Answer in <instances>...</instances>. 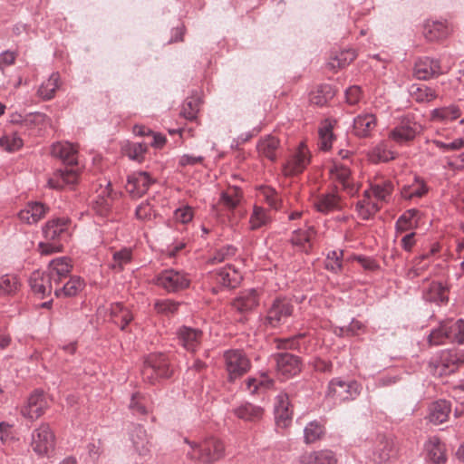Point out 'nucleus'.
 <instances>
[{
	"mask_svg": "<svg viewBox=\"0 0 464 464\" xmlns=\"http://www.w3.org/2000/svg\"><path fill=\"white\" fill-rule=\"evenodd\" d=\"M186 441L190 446V450L187 452V456L202 464H211L219 460L224 455V445L216 438L207 439L199 444L190 443L188 440Z\"/></svg>",
	"mask_w": 464,
	"mask_h": 464,
	"instance_id": "f257e3e1",
	"label": "nucleus"
},
{
	"mask_svg": "<svg viewBox=\"0 0 464 464\" xmlns=\"http://www.w3.org/2000/svg\"><path fill=\"white\" fill-rule=\"evenodd\" d=\"M153 283L169 294H177L189 287V274L173 268L164 269L153 278Z\"/></svg>",
	"mask_w": 464,
	"mask_h": 464,
	"instance_id": "f03ea898",
	"label": "nucleus"
},
{
	"mask_svg": "<svg viewBox=\"0 0 464 464\" xmlns=\"http://www.w3.org/2000/svg\"><path fill=\"white\" fill-rule=\"evenodd\" d=\"M172 372L173 369L169 364L168 355L162 353H156L147 357L141 374L144 380L154 383L158 379L169 378Z\"/></svg>",
	"mask_w": 464,
	"mask_h": 464,
	"instance_id": "7ed1b4c3",
	"label": "nucleus"
},
{
	"mask_svg": "<svg viewBox=\"0 0 464 464\" xmlns=\"http://www.w3.org/2000/svg\"><path fill=\"white\" fill-rule=\"evenodd\" d=\"M464 362V354L456 350H444L433 358L430 367L434 375L442 377L455 372Z\"/></svg>",
	"mask_w": 464,
	"mask_h": 464,
	"instance_id": "20e7f679",
	"label": "nucleus"
},
{
	"mask_svg": "<svg viewBox=\"0 0 464 464\" xmlns=\"http://www.w3.org/2000/svg\"><path fill=\"white\" fill-rule=\"evenodd\" d=\"M30 446L39 457H50L55 448V436L49 424L42 423L31 433Z\"/></svg>",
	"mask_w": 464,
	"mask_h": 464,
	"instance_id": "39448f33",
	"label": "nucleus"
},
{
	"mask_svg": "<svg viewBox=\"0 0 464 464\" xmlns=\"http://www.w3.org/2000/svg\"><path fill=\"white\" fill-rule=\"evenodd\" d=\"M362 392V385L355 380L334 378L328 384L327 395L340 401L355 400Z\"/></svg>",
	"mask_w": 464,
	"mask_h": 464,
	"instance_id": "423d86ee",
	"label": "nucleus"
},
{
	"mask_svg": "<svg viewBox=\"0 0 464 464\" xmlns=\"http://www.w3.org/2000/svg\"><path fill=\"white\" fill-rule=\"evenodd\" d=\"M223 358L230 382H234L250 370V360L242 350H227L224 352Z\"/></svg>",
	"mask_w": 464,
	"mask_h": 464,
	"instance_id": "0eeeda50",
	"label": "nucleus"
},
{
	"mask_svg": "<svg viewBox=\"0 0 464 464\" xmlns=\"http://www.w3.org/2000/svg\"><path fill=\"white\" fill-rule=\"evenodd\" d=\"M294 305L286 297L276 298L269 306L264 318V324L270 328H276L285 324L293 314Z\"/></svg>",
	"mask_w": 464,
	"mask_h": 464,
	"instance_id": "6e6552de",
	"label": "nucleus"
},
{
	"mask_svg": "<svg viewBox=\"0 0 464 464\" xmlns=\"http://www.w3.org/2000/svg\"><path fill=\"white\" fill-rule=\"evenodd\" d=\"M310 160V151L306 145L301 142L283 165L285 175L293 176L302 173L309 165Z\"/></svg>",
	"mask_w": 464,
	"mask_h": 464,
	"instance_id": "1a4fd4ad",
	"label": "nucleus"
},
{
	"mask_svg": "<svg viewBox=\"0 0 464 464\" xmlns=\"http://www.w3.org/2000/svg\"><path fill=\"white\" fill-rule=\"evenodd\" d=\"M271 360L276 364L277 374L284 378L287 379L295 376L301 372V359L295 354L277 353L271 355Z\"/></svg>",
	"mask_w": 464,
	"mask_h": 464,
	"instance_id": "9d476101",
	"label": "nucleus"
},
{
	"mask_svg": "<svg viewBox=\"0 0 464 464\" xmlns=\"http://www.w3.org/2000/svg\"><path fill=\"white\" fill-rule=\"evenodd\" d=\"M421 130L413 115L403 116L399 124L390 131L389 138L398 143L412 140Z\"/></svg>",
	"mask_w": 464,
	"mask_h": 464,
	"instance_id": "9b49d317",
	"label": "nucleus"
},
{
	"mask_svg": "<svg viewBox=\"0 0 464 464\" xmlns=\"http://www.w3.org/2000/svg\"><path fill=\"white\" fill-rule=\"evenodd\" d=\"M49 407L46 395L41 390L33 392L27 399L26 403L21 409L23 417L34 421L40 418Z\"/></svg>",
	"mask_w": 464,
	"mask_h": 464,
	"instance_id": "f8f14e48",
	"label": "nucleus"
},
{
	"mask_svg": "<svg viewBox=\"0 0 464 464\" xmlns=\"http://www.w3.org/2000/svg\"><path fill=\"white\" fill-rule=\"evenodd\" d=\"M208 277L213 284L227 289L236 288L242 280L240 272L231 265L210 272Z\"/></svg>",
	"mask_w": 464,
	"mask_h": 464,
	"instance_id": "ddd939ff",
	"label": "nucleus"
},
{
	"mask_svg": "<svg viewBox=\"0 0 464 464\" xmlns=\"http://www.w3.org/2000/svg\"><path fill=\"white\" fill-rule=\"evenodd\" d=\"M176 336L180 346L194 353L201 345L204 334L198 328L182 325L177 329Z\"/></svg>",
	"mask_w": 464,
	"mask_h": 464,
	"instance_id": "4468645a",
	"label": "nucleus"
},
{
	"mask_svg": "<svg viewBox=\"0 0 464 464\" xmlns=\"http://www.w3.org/2000/svg\"><path fill=\"white\" fill-rule=\"evenodd\" d=\"M262 291L257 288H249L240 291L232 301V307L241 314L252 312L259 305Z\"/></svg>",
	"mask_w": 464,
	"mask_h": 464,
	"instance_id": "2eb2a0df",
	"label": "nucleus"
},
{
	"mask_svg": "<svg viewBox=\"0 0 464 464\" xmlns=\"http://www.w3.org/2000/svg\"><path fill=\"white\" fill-rule=\"evenodd\" d=\"M155 182L148 172L136 171L130 174L127 178L126 190L134 198H140L149 189L150 186Z\"/></svg>",
	"mask_w": 464,
	"mask_h": 464,
	"instance_id": "dca6fc26",
	"label": "nucleus"
},
{
	"mask_svg": "<svg viewBox=\"0 0 464 464\" xmlns=\"http://www.w3.org/2000/svg\"><path fill=\"white\" fill-rule=\"evenodd\" d=\"M69 218H56L49 220L43 227V235L47 241H56L61 243L64 240L69 233Z\"/></svg>",
	"mask_w": 464,
	"mask_h": 464,
	"instance_id": "f3484780",
	"label": "nucleus"
},
{
	"mask_svg": "<svg viewBox=\"0 0 464 464\" xmlns=\"http://www.w3.org/2000/svg\"><path fill=\"white\" fill-rule=\"evenodd\" d=\"M29 285L35 295H38L41 298H44L51 295L54 282L47 272L36 270L30 276Z\"/></svg>",
	"mask_w": 464,
	"mask_h": 464,
	"instance_id": "a211bd4d",
	"label": "nucleus"
},
{
	"mask_svg": "<svg viewBox=\"0 0 464 464\" xmlns=\"http://www.w3.org/2000/svg\"><path fill=\"white\" fill-rule=\"evenodd\" d=\"M51 154L67 166H73L78 163V150L68 141L53 143L51 148Z\"/></svg>",
	"mask_w": 464,
	"mask_h": 464,
	"instance_id": "6ab92c4d",
	"label": "nucleus"
},
{
	"mask_svg": "<svg viewBox=\"0 0 464 464\" xmlns=\"http://www.w3.org/2000/svg\"><path fill=\"white\" fill-rule=\"evenodd\" d=\"M442 73L440 61L430 57L420 58L414 65V75L419 80H429Z\"/></svg>",
	"mask_w": 464,
	"mask_h": 464,
	"instance_id": "aec40b11",
	"label": "nucleus"
},
{
	"mask_svg": "<svg viewBox=\"0 0 464 464\" xmlns=\"http://www.w3.org/2000/svg\"><path fill=\"white\" fill-rule=\"evenodd\" d=\"M450 289L447 285L441 282L432 281L422 291V298L426 302L437 304H447L449 301Z\"/></svg>",
	"mask_w": 464,
	"mask_h": 464,
	"instance_id": "412c9836",
	"label": "nucleus"
},
{
	"mask_svg": "<svg viewBox=\"0 0 464 464\" xmlns=\"http://www.w3.org/2000/svg\"><path fill=\"white\" fill-rule=\"evenodd\" d=\"M129 435L136 452L140 455H146L150 451V441L143 426L131 424Z\"/></svg>",
	"mask_w": 464,
	"mask_h": 464,
	"instance_id": "4be33fe9",
	"label": "nucleus"
},
{
	"mask_svg": "<svg viewBox=\"0 0 464 464\" xmlns=\"http://www.w3.org/2000/svg\"><path fill=\"white\" fill-rule=\"evenodd\" d=\"M72 266L66 256L53 259L48 266L47 273L53 277L54 285H59L70 275Z\"/></svg>",
	"mask_w": 464,
	"mask_h": 464,
	"instance_id": "5701e85b",
	"label": "nucleus"
},
{
	"mask_svg": "<svg viewBox=\"0 0 464 464\" xmlns=\"http://www.w3.org/2000/svg\"><path fill=\"white\" fill-rule=\"evenodd\" d=\"M315 237L314 227L298 228L293 231L290 237L291 244L299 251L308 254L312 249V239Z\"/></svg>",
	"mask_w": 464,
	"mask_h": 464,
	"instance_id": "b1692460",
	"label": "nucleus"
},
{
	"mask_svg": "<svg viewBox=\"0 0 464 464\" xmlns=\"http://www.w3.org/2000/svg\"><path fill=\"white\" fill-rule=\"evenodd\" d=\"M375 127L376 117L374 114H359L353 119V133L359 138H368Z\"/></svg>",
	"mask_w": 464,
	"mask_h": 464,
	"instance_id": "393cba45",
	"label": "nucleus"
},
{
	"mask_svg": "<svg viewBox=\"0 0 464 464\" xmlns=\"http://www.w3.org/2000/svg\"><path fill=\"white\" fill-rule=\"evenodd\" d=\"M78 180V172L75 169L67 168L57 169L48 179V185L54 189H62L66 186L74 185Z\"/></svg>",
	"mask_w": 464,
	"mask_h": 464,
	"instance_id": "a878e982",
	"label": "nucleus"
},
{
	"mask_svg": "<svg viewBox=\"0 0 464 464\" xmlns=\"http://www.w3.org/2000/svg\"><path fill=\"white\" fill-rule=\"evenodd\" d=\"M274 409L277 424L286 427L292 419V410L286 393H280L276 397Z\"/></svg>",
	"mask_w": 464,
	"mask_h": 464,
	"instance_id": "bb28decb",
	"label": "nucleus"
},
{
	"mask_svg": "<svg viewBox=\"0 0 464 464\" xmlns=\"http://www.w3.org/2000/svg\"><path fill=\"white\" fill-rule=\"evenodd\" d=\"M313 206L316 211L326 215L341 209V200L339 196L334 193L321 194L314 198Z\"/></svg>",
	"mask_w": 464,
	"mask_h": 464,
	"instance_id": "cd10ccee",
	"label": "nucleus"
},
{
	"mask_svg": "<svg viewBox=\"0 0 464 464\" xmlns=\"http://www.w3.org/2000/svg\"><path fill=\"white\" fill-rule=\"evenodd\" d=\"M47 210L48 208L43 203L31 202L18 213V218L24 223L35 224L45 216Z\"/></svg>",
	"mask_w": 464,
	"mask_h": 464,
	"instance_id": "c85d7f7f",
	"label": "nucleus"
},
{
	"mask_svg": "<svg viewBox=\"0 0 464 464\" xmlns=\"http://www.w3.org/2000/svg\"><path fill=\"white\" fill-rule=\"evenodd\" d=\"M279 148L280 140L273 135H266L261 138L256 144L258 154L271 161L276 160Z\"/></svg>",
	"mask_w": 464,
	"mask_h": 464,
	"instance_id": "c756f323",
	"label": "nucleus"
},
{
	"mask_svg": "<svg viewBox=\"0 0 464 464\" xmlns=\"http://www.w3.org/2000/svg\"><path fill=\"white\" fill-rule=\"evenodd\" d=\"M306 334H298L288 338L276 340V346L282 350H294L300 353H306L309 350V342L305 341Z\"/></svg>",
	"mask_w": 464,
	"mask_h": 464,
	"instance_id": "7c9ffc66",
	"label": "nucleus"
},
{
	"mask_svg": "<svg viewBox=\"0 0 464 464\" xmlns=\"http://www.w3.org/2000/svg\"><path fill=\"white\" fill-rule=\"evenodd\" d=\"M426 458L431 464L446 462L445 446L437 437L430 438L425 443Z\"/></svg>",
	"mask_w": 464,
	"mask_h": 464,
	"instance_id": "2f4dec72",
	"label": "nucleus"
},
{
	"mask_svg": "<svg viewBox=\"0 0 464 464\" xmlns=\"http://www.w3.org/2000/svg\"><path fill=\"white\" fill-rule=\"evenodd\" d=\"M429 411V420L439 425L448 420L451 412V404L446 400H439L430 404Z\"/></svg>",
	"mask_w": 464,
	"mask_h": 464,
	"instance_id": "473e14b6",
	"label": "nucleus"
},
{
	"mask_svg": "<svg viewBox=\"0 0 464 464\" xmlns=\"http://www.w3.org/2000/svg\"><path fill=\"white\" fill-rule=\"evenodd\" d=\"M450 28L445 21H427L423 28V35L428 41H439L446 38Z\"/></svg>",
	"mask_w": 464,
	"mask_h": 464,
	"instance_id": "72a5a7b5",
	"label": "nucleus"
},
{
	"mask_svg": "<svg viewBox=\"0 0 464 464\" xmlns=\"http://www.w3.org/2000/svg\"><path fill=\"white\" fill-rule=\"evenodd\" d=\"M53 293L57 298L72 297L77 295L84 287V282L80 276H71L62 287L54 285Z\"/></svg>",
	"mask_w": 464,
	"mask_h": 464,
	"instance_id": "f704fd0d",
	"label": "nucleus"
},
{
	"mask_svg": "<svg viewBox=\"0 0 464 464\" xmlns=\"http://www.w3.org/2000/svg\"><path fill=\"white\" fill-rule=\"evenodd\" d=\"M129 409L133 415L145 416L151 411V400L143 393L135 392L131 395Z\"/></svg>",
	"mask_w": 464,
	"mask_h": 464,
	"instance_id": "c9c22d12",
	"label": "nucleus"
},
{
	"mask_svg": "<svg viewBox=\"0 0 464 464\" xmlns=\"http://www.w3.org/2000/svg\"><path fill=\"white\" fill-rule=\"evenodd\" d=\"M111 315L114 324L119 325L121 331H125L127 325L133 319L131 312L121 303H115L111 304Z\"/></svg>",
	"mask_w": 464,
	"mask_h": 464,
	"instance_id": "e433bc0d",
	"label": "nucleus"
},
{
	"mask_svg": "<svg viewBox=\"0 0 464 464\" xmlns=\"http://www.w3.org/2000/svg\"><path fill=\"white\" fill-rule=\"evenodd\" d=\"M235 415L246 421H257L262 419L264 410L260 406L245 402L234 410Z\"/></svg>",
	"mask_w": 464,
	"mask_h": 464,
	"instance_id": "4c0bfd02",
	"label": "nucleus"
},
{
	"mask_svg": "<svg viewBox=\"0 0 464 464\" xmlns=\"http://www.w3.org/2000/svg\"><path fill=\"white\" fill-rule=\"evenodd\" d=\"M409 93L419 103H427L437 98L436 91L426 84H411Z\"/></svg>",
	"mask_w": 464,
	"mask_h": 464,
	"instance_id": "58836bf2",
	"label": "nucleus"
},
{
	"mask_svg": "<svg viewBox=\"0 0 464 464\" xmlns=\"http://www.w3.org/2000/svg\"><path fill=\"white\" fill-rule=\"evenodd\" d=\"M302 464H334L335 456L331 450H319L311 453H305L301 456Z\"/></svg>",
	"mask_w": 464,
	"mask_h": 464,
	"instance_id": "ea45409f",
	"label": "nucleus"
},
{
	"mask_svg": "<svg viewBox=\"0 0 464 464\" xmlns=\"http://www.w3.org/2000/svg\"><path fill=\"white\" fill-rule=\"evenodd\" d=\"M445 329L448 333V341L450 343H464V320L450 319L445 321Z\"/></svg>",
	"mask_w": 464,
	"mask_h": 464,
	"instance_id": "a19ab883",
	"label": "nucleus"
},
{
	"mask_svg": "<svg viewBox=\"0 0 464 464\" xmlns=\"http://www.w3.org/2000/svg\"><path fill=\"white\" fill-rule=\"evenodd\" d=\"M335 95L334 89L330 84H321L310 93V102L317 106H324Z\"/></svg>",
	"mask_w": 464,
	"mask_h": 464,
	"instance_id": "79ce46f5",
	"label": "nucleus"
},
{
	"mask_svg": "<svg viewBox=\"0 0 464 464\" xmlns=\"http://www.w3.org/2000/svg\"><path fill=\"white\" fill-rule=\"evenodd\" d=\"M428 192V188L423 179L415 176L413 182L402 187L401 194L405 199H411L413 198H421Z\"/></svg>",
	"mask_w": 464,
	"mask_h": 464,
	"instance_id": "37998d69",
	"label": "nucleus"
},
{
	"mask_svg": "<svg viewBox=\"0 0 464 464\" xmlns=\"http://www.w3.org/2000/svg\"><path fill=\"white\" fill-rule=\"evenodd\" d=\"M435 252H437V249L432 247L427 253L415 257L412 261L413 266L407 274L408 278L413 279L421 275L429 267L430 258Z\"/></svg>",
	"mask_w": 464,
	"mask_h": 464,
	"instance_id": "c03bdc74",
	"label": "nucleus"
},
{
	"mask_svg": "<svg viewBox=\"0 0 464 464\" xmlns=\"http://www.w3.org/2000/svg\"><path fill=\"white\" fill-rule=\"evenodd\" d=\"M431 119L437 121H451L461 116L460 108L456 104L437 108L431 111Z\"/></svg>",
	"mask_w": 464,
	"mask_h": 464,
	"instance_id": "a18cd8bd",
	"label": "nucleus"
},
{
	"mask_svg": "<svg viewBox=\"0 0 464 464\" xmlns=\"http://www.w3.org/2000/svg\"><path fill=\"white\" fill-rule=\"evenodd\" d=\"M331 173L333 179L339 182V185L342 187L343 189L346 190L349 193H353L354 191L353 186L350 179L351 171L346 165L335 164Z\"/></svg>",
	"mask_w": 464,
	"mask_h": 464,
	"instance_id": "49530a36",
	"label": "nucleus"
},
{
	"mask_svg": "<svg viewBox=\"0 0 464 464\" xmlns=\"http://www.w3.org/2000/svg\"><path fill=\"white\" fill-rule=\"evenodd\" d=\"M60 86V75L58 72H53L47 81L44 82L37 91V94L45 101L54 97L56 90Z\"/></svg>",
	"mask_w": 464,
	"mask_h": 464,
	"instance_id": "de8ad7c7",
	"label": "nucleus"
},
{
	"mask_svg": "<svg viewBox=\"0 0 464 464\" xmlns=\"http://www.w3.org/2000/svg\"><path fill=\"white\" fill-rule=\"evenodd\" d=\"M371 189L377 199L386 201L391 197L394 185L390 179H380L372 183Z\"/></svg>",
	"mask_w": 464,
	"mask_h": 464,
	"instance_id": "09e8293b",
	"label": "nucleus"
},
{
	"mask_svg": "<svg viewBox=\"0 0 464 464\" xmlns=\"http://www.w3.org/2000/svg\"><path fill=\"white\" fill-rule=\"evenodd\" d=\"M273 380L266 373H262L259 377L248 378L246 381V390L250 394L258 393L273 386Z\"/></svg>",
	"mask_w": 464,
	"mask_h": 464,
	"instance_id": "8fccbe9b",
	"label": "nucleus"
},
{
	"mask_svg": "<svg viewBox=\"0 0 464 464\" xmlns=\"http://www.w3.org/2000/svg\"><path fill=\"white\" fill-rule=\"evenodd\" d=\"M271 221L269 213L262 207L255 206L249 218L251 230L259 229Z\"/></svg>",
	"mask_w": 464,
	"mask_h": 464,
	"instance_id": "3c124183",
	"label": "nucleus"
},
{
	"mask_svg": "<svg viewBox=\"0 0 464 464\" xmlns=\"http://www.w3.org/2000/svg\"><path fill=\"white\" fill-rule=\"evenodd\" d=\"M324 426L318 420L310 421L304 429V442L309 444L320 440L324 434Z\"/></svg>",
	"mask_w": 464,
	"mask_h": 464,
	"instance_id": "603ef678",
	"label": "nucleus"
},
{
	"mask_svg": "<svg viewBox=\"0 0 464 464\" xmlns=\"http://www.w3.org/2000/svg\"><path fill=\"white\" fill-rule=\"evenodd\" d=\"M365 195L368 196V192L365 191ZM358 215L364 220L370 219L379 209L377 203L372 202L369 197L359 200L355 206Z\"/></svg>",
	"mask_w": 464,
	"mask_h": 464,
	"instance_id": "864d4df0",
	"label": "nucleus"
},
{
	"mask_svg": "<svg viewBox=\"0 0 464 464\" xmlns=\"http://www.w3.org/2000/svg\"><path fill=\"white\" fill-rule=\"evenodd\" d=\"M370 159L372 162H387L394 159V152L391 150L385 142H381L371 150Z\"/></svg>",
	"mask_w": 464,
	"mask_h": 464,
	"instance_id": "5fc2aeb1",
	"label": "nucleus"
},
{
	"mask_svg": "<svg viewBox=\"0 0 464 464\" xmlns=\"http://www.w3.org/2000/svg\"><path fill=\"white\" fill-rule=\"evenodd\" d=\"M20 282L15 275L6 274L0 276V293L14 295L19 290Z\"/></svg>",
	"mask_w": 464,
	"mask_h": 464,
	"instance_id": "6e6d98bb",
	"label": "nucleus"
},
{
	"mask_svg": "<svg viewBox=\"0 0 464 464\" xmlns=\"http://www.w3.org/2000/svg\"><path fill=\"white\" fill-rule=\"evenodd\" d=\"M392 455V444L387 440H382L374 447L372 459L374 462L382 464L386 462Z\"/></svg>",
	"mask_w": 464,
	"mask_h": 464,
	"instance_id": "4d7b16f0",
	"label": "nucleus"
},
{
	"mask_svg": "<svg viewBox=\"0 0 464 464\" xmlns=\"http://www.w3.org/2000/svg\"><path fill=\"white\" fill-rule=\"evenodd\" d=\"M343 256L342 250H332L330 251L324 261V267L332 273L338 274L343 268Z\"/></svg>",
	"mask_w": 464,
	"mask_h": 464,
	"instance_id": "13d9d810",
	"label": "nucleus"
},
{
	"mask_svg": "<svg viewBox=\"0 0 464 464\" xmlns=\"http://www.w3.org/2000/svg\"><path fill=\"white\" fill-rule=\"evenodd\" d=\"M239 201L240 189L237 187H233L220 194V203L228 210H234L239 204Z\"/></svg>",
	"mask_w": 464,
	"mask_h": 464,
	"instance_id": "bf43d9fd",
	"label": "nucleus"
},
{
	"mask_svg": "<svg viewBox=\"0 0 464 464\" xmlns=\"http://www.w3.org/2000/svg\"><path fill=\"white\" fill-rule=\"evenodd\" d=\"M110 187H111V183H108L107 188L102 192L103 194L106 193V197L99 196L98 198L93 203V208L101 216L107 215L111 208L112 199L111 198V190L109 189Z\"/></svg>",
	"mask_w": 464,
	"mask_h": 464,
	"instance_id": "052dcab7",
	"label": "nucleus"
},
{
	"mask_svg": "<svg viewBox=\"0 0 464 464\" xmlns=\"http://www.w3.org/2000/svg\"><path fill=\"white\" fill-rule=\"evenodd\" d=\"M179 305V302L171 299H164L156 301L154 308L157 313L166 316H170L178 312Z\"/></svg>",
	"mask_w": 464,
	"mask_h": 464,
	"instance_id": "680f3d73",
	"label": "nucleus"
},
{
	"mask_svg": "<svg viewBox=\"0 0 464 464\" xmlns=\"http://www.w3.org/2000/svg\"><path fill=\"white\" fill-rule=\"evenodd\" d=\"M132 254L130 248H122L113 254V262L111 267L113 269L122 270L124 266L131 261Z\"/></svg>",
	"mask_w": 464,
	"mask_h": 464,
	"instance_id": "e2e57ef3",
	"label": "nucleus"
},
{
	"mask_svg": "<svg viewBox=\"0 0 464 464\" xmlns=\"http://www.w3.org/2000/svg\"><path fill=\"white\" fill-rule=\"evenodd\" d=\"M237 248L233 245H226L218 249L209 259L211 263H221L236 256Z\"/></svg>",
	"mask_w": 464,
	"mask_h": 464,
	"instance_id": "0e129e2a",
	"label": "nucleus"
},
{
	"mask_svg": "<svg viewBox=\"0 0 464 464\" xmlns=\"http://www.w3.org/2000/svg\"><path fill=\"white\" fill-rule=\"evenodd\" d=\"M0 146L8 152L19 150L23 146L22 139L16 134L5 135L0 138Z\"/></svg>",
	"mask_w": 464,
	"mask_h": 464,
	"instance_id": "69168bd1",
	"label": "nucleus"
},
{
	"mask_svg": "<svg viewBox=\"0 0 464 464\" xmlns=\"http://www.w3.org/2000/svg\"><path fill=\"white\" fill-rule=\"evenodd\" d=\"M259 195L263 197L264 200L269 205L270 208L277 209L281 206V199L273 188L262 187Z\"/></svg>",
	"mask_w": 464,
	"mask_h": 464,
	"instance_id": "338daca9",
	"label": "nucleus"
},
{
	"mask_svg": "<svg viewBox=\"0 0 464 464\" xmlns=\"http://www.w3.org/2000/svg\"><path fill=\"white\" fill-rule=\"evenodd\" d=\"M419 214L415 208L405 211L396 221L397 231L403 232L412 226L413 218Z\"/></svg>",
	"mask_w": 464,
	"mask_h": 464,
	"instance_id": "774afa93",
	"label": "nucleus"
}]
</instances>
